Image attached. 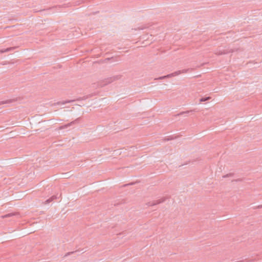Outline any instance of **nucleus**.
I'll return each instance as SVG.
<instances>
[{"label":"nucleus","instance_id":"nucleus-12","mask_svg":"<svg viewBox=\"0 0 262 262\" xmlns=\"http://www.w3.org/2000/svg\"><path fill=\"white\" fill-rule=\"evenodd\" d=\"M77 251H72V252H68L64 256H68V255H70V254L76 253Z\"/></svg>","mask_w":262,"mask_h":262},{"label":"nucleus","instance_id":"nucleus-15","mask_svg":"<svg viewBox=\"0 0 262 262\" xmlns=\"http://www.w3.org/2000/svg\"><path fill=\"white\" fill-rule=\"evenodd\" d=\"M7 101H1L0 102V105L6 103Z\"/></svg>","mask_w":262,"mask_h":262},{"label":"nucleus","instance_id":"nucleus-5","mask_svg":"<svg viewBox=\"0 0 262 262\" xmlns=\"http://www.w3.org/2000/svg\"><path fill=\"white\" fill-rule=\"evenodd\" d=\"M165 200H166V198L164 197L160 199L154 201L153 202H148L147 204L149 206H154V205H158L160 203H163L165 201Z\"/></svg>","mask_w":262,"mask_h":262},{"label":"nucleus","instance_id":"nucleus-6","mask_svg":"<svg viewBox=\"0 0 262 262\" xmlns=\"http://www.w3.org/2000/svg\"><path fill=\"white\" fill-rule=\"evenodd\" d=\"M15 48V47H11V48H7L6 49H4V50H0V53H5V52H9V51H12Z\"/></svg>","mask_w":262,"mask_h":262},{"label":"nucleus","instance_id":"nucleus-7","mask_svg":"<svg viewBox=\"0 0 262 262\" xmlns=\"http://www.w3.org/2000/svg\"><path fill=\"white\" fill-rule=\"evenodd\" d=\"M57 198V196L56 195H53L51 198H50L49 199L47 200L45 202V204L49 203L50 202H52L53 200Z\"/></svg>","mask_w":262,"mask_h":262},{"label":"nucleus","instance_id":"nucleus-14","mask_svg":"<svg viewBox=\"0 0 262 262\" xmlns=\"http://www.w3.org/2000/svg\"><path fill=\"white\" fill-rule=\"evenodd\" d=\"M83 2V0H80V1H79L76 2L75 3V5H78L82 3Z\"/></svg>","mask_w":262,"mask_h":262},{"label":"nucleus","instance_id":"nucleus-2","mask_svg":"<svg viewBox=\"0 0 262 262\" xmlns=\"http://www.w3.org/2000/svg\"><path fill=\"white\" fill-rule=\"evenodd\" d=\"M81 122V118L80 117H79L77 119H76L75 120L71 122L70 123H68L64 125H62V126H60L59 127V129H64V128H66L69 126H71L73 125H74V124H79Z\"/></svg>","mask_w":262,"mask_h":262},{"label":"nucleus","instance_id":"nucleus-10","mask_svg":"<svg viewBox=\"0 0 262 262\" xmlns=\"http://www.w3.org/2000/svg\"><path fill=\"white\" fill-rule=\"evenodd\" d=\"M14 215H15L14 213H8V214H6L5 215L2 216V217L3 218H5V217H11V216H14Z\"/></svg>","mask_w":262,"mask_h":262},{"label":"nucleus","instance_id":"nucleus-8","mask_svg":"<svg viewBox=\"0 0 262 262\" xmlns=\"http://www.w3.org/2000/svg\"><path fill=\"white\" fill-rule=\"evenodd\" d=\"M75 101V100H67V101H61V102H59L57 103L58 104H65L66 103H71V102H74Z\"/></svg>","mask_w":262,"mask_h":262},{"label":"nucleus","instance_id":"nucleus-13","mask_svg":"<svg viewBox=\"0 0 262 262\" xmlns=\"http://www.w3.org/2000/svg\"><path fill=\"white\" fill-rule=\"evenodd\" d=\"M232 175H233V174H232V173H230L227 174H226V175L223 176V178H227V177H231V176H232Z\"/></svg>","mask_w":262,"mask_h":262},{"label":"nucleus","instance_id":"nucleus-9","mask_svg":"<svg viewBox=\"0 0 262 262\" xmlns=\"http://www.w3.org/2000/svg\"><path fill=\"white\" fill-rule=\"evenodd\" d=\"M211 99L210 97H203L200 99V102H205L206 101L209 100Z\"/></svg>","mask_w":262,"mask_h":262},{"label":"nucleus","instance_id":"nucleus-17","mask_svg":"<svg viewBox=\"0 0 262 262\" xmlns=\"http://www.w3.org/2000/svg\"><path fill=\"white\" fill-rule=\"evenodd\" d=\"M165 140H170V139L168 138V139H165Z\"/></svg>","mask_w":262,"mask_h":262},{"label":"nucleus","instance_id":"nucleus-4","mask_svg":"<svg viewBox=\"0 0 262 262\" xmlns=\"http://www.w3.org/2000/svg\"><path fill=\"white\" fill-rule=\"evenodd\" d=\"M120 77H121V76H120V75H116V76H114L113 77L107 78L104 81V84H107L110 83L113 81L117 80L119 79L120 78Z\"/></svg>","mask_w":262,"mask_h":262},{"label":"nucleus","instance_id":"nucleus-18","mask_svg":"<svg viewBox=\"0 0 262 262\" xmlns=\"http://www.w3.org/2000/svg\"><path fill=\"white\" fill-rule=\"evenodd\" d=\"M259 207H262V205L260 206Z\"/></svg>","mask_w":262,"mask_h":262},{"label":"nucleus","instance_id":"nucleus-3","mask_svg":"<svg viewBox=\"0 0 262 262\" xmlns=\"http://www.w3.org/2000/svg\"><path fill=\"white\" fill-rule=\"evenodd\" d=\"M233 52H234V50L233 49H229V48H225L224 49H217L215 51V54L218 55H221Z\"/></svg>","mask_w":262,"mask_h":262},{"label":"nucleus","instance_id":"nucleus-11","mask_svg":"<svg viewBox=\"0 0 262 262\" xmlns=\"http://www.w3.org/2000/svg\"><path fill=\"white\" fill-rule=\"evenodd\" d=\"M192 111H186V112H181L179 114H178L176 115V116H180V115H182L183 114H188L190 112H192Z\"/></svg>","mask_w":262,"mask_h":262},{"label":"nucleus","instance_id":"nucleus-16","mask_svg":"<svg viewBox=\"0 0 262 262\" xmlns=\"http://www.w3.org/2000/svg\"><path fill=\"white\" fill-rule=\"evenodd\" d=\"M146 27H141V28H139V30H143L144 28H145Z\"/></svg>","mask_w":262,"mask_h":262},{"label":"nucleus","instance_id":"nucleus-1","mask_svg":"<svg viewBox=\"0 0 262 262\" xmlns=\"http://www.w3.org/2000/svg\"><path fill=\"white\" fill-rule=\"evenodd\" d=\"M192 71V69H184L182 70H179L177 71H176L173 73H172L171 74H168L166 76H161L159 78H158L159 79H163L166 78H170L172 77L178 76L181 74H185L188 72H191Z\"/></svg>","mask_w":262,"mask_h":262}]
</instances>
